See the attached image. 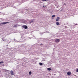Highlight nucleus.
<instances>
[{
  "label": "nucleus",
  "mask_w": 78,
  "mask_h": 78,
  "mask_svg": "<svg viewBox=\"0 0 78 78\" xmlns=\"http://www.w3.org/2000/svg\"><path fill=\"white\" fill-rule=\"evenodd\" d=\"M23 28H25V29H27V28H28V27L26 25H23Z\"/></svg>",
  "instance_id": "1"
},
{
  "label": "nucleus",
  "mask_w": 78,
  "mask_h": 78,
  "mask_svg": "<svg viewBox=\"0 0 78 78\" xmlns=\"http://www.w3.org/2000/svg\"><path fill=\"white\" fill-rule=\"evenodd\" d=\"M60 41V40L59 39H57L55 40V42L56 43L59 42Z\"/></svg>",
  "instance_id": "2"
},
{
  "label": "nucleus",
  "mask_w": 78,
  "mask_h": 78,
  "mask_svg": "<svg viewBox=\"0 0 78 78\" xmlns=\"http://www.w3.org/2000/svg\"><path fill=\"white\" fill-rule=\"evenodd\" d=\"M9 23V22H3L2 23H0V25H1V24H6V23Z\"/></svg>",
  "instance_id": "3"
},
{
  "label": "nucleus",
  "mask_w": 78,
  "mask_h": 78,
  "mask_svg": "<svg viewBox=\"0 0 78 78\" xmlns=\"http://www.w3.org/2000/svg\"><path fill=\"white\" fill-rule=\"evenodd\" d=\"M56 25H60V24L58 22H57L56 23Z\"/></svg>",
  "instance_id": "4"
},
{
  "label": "nucleus",
  "mask_w": 78,
  "mask_h": 78,
  "mask_svg": "<svg viewBox=\"0 0 78 78\" xmlns=\"http://www.w3.org/2000/svg\"><path fill=\"white\" fill-rule=\"evenodd\" d=\"M11 75H14V73L12 71H11Z\"/></svg>",
  "instance_id": "5"
},
{
  "label": "nucleus",
  "mask_w": 78,
  "mask_h": 78,
  "mask_svg": "<svg viewBox=\"0 0 78 78\" xmlns=\"http://www.w3.org/2000/svg\"><path fill=\"white\" fill-rule=\"evenodd\" d=\"M67 74L68 75H71V73L70 72H68Z\"/></svg>",
  "instance_id": "6"
},
{
  "label": "nucleus",
  "mask_w": 78,
  "mask_h": 78,
  "mask_svg": "<svg viewBox=\"0 0 78 78\" xmlns=\"http://www.w3.org/2000/svg\"><path fill=\"white\" fill-rule=\"evenodd\" d=\"M57 19H56V21H58L59 20V17H57Z\"/></svg>",
  "instance_id": "7"
},
{
  "label": "nucleus",
  "mask_w": 78,
  "mask_h": 78,
  "mask_svg": "<svg viewBox=\"0 0 78 78\" xmlns=\"http://www.w3.org/2000/svg\"><path fill=\"white\" fill-rule=\"evenodd\" d=\"M2 40L3 41H5V42L6 41V39H5L4 38V39H2Z\"/></svg>",
  "instance_id": "8"
},
{
  "label": "nucleus",
  "mask_w": 78,
  "mask_h": 78,
  "mask_svg": "<svg viewBox=\"0 0 78 78\" xmlns=\"http://www.w3.org/2000/svg\"><path fill=\"white\" fill-rule=\"evenodd\" d=\"M48 70H49L50 71V70H51V69L50 68H48Z\"/></svg>",
  "instance_id": "9"
},
{
  "label": "nucleus",
  "mask_w": 78,
  "mask_h": 78,
  "mask_svg": "<svg viewBox=\"0 0 78 78\" xmlns=\"http://www.w3.org/2000/svg\"><path fill=\"white\" fill-rule=\"evenodd\" d=\"M29 75H31V72L30 71L29 73Z\"/></svg>",
  "instance_id": "10"
},
{
  "label": "nucleus",
  "mask_w": 78,
  "mask_h": 78,
  "mask_svg": "<svg viewBox=\"0 0 78 78\" xmlns=\"http://www.w3.org/2000/svg\"><path fill=\"white\" fill-rule=\"evenodd\" d=\"M3 63H4V62L3 61L0 62V64H3Z\"/></svg>",
  "instance_id": "11"
},
{
  "label": "nucleus",
  "mask_w": 78,
  "mask_h": 78,
  "mask_svg": "<svg viewBox=\"0 0 78 78\" xmlns=\"http://www.w3.org/2000/svg\"><path fill=\"white\" fill-rule=\"evenodd\" d=\"M55 17V15H54L52 16V17Z\"/></svg>",
  "instance_id": "12"
},
{
  "label": "nucleus",
  "mask_w": 78,
  "mask_h": 78,
  "mask_svg": "<svg viewBox=\"0 0 78 78\" xmlns=\"http://www.w3.org/2000/svg\"><path fill=\"white\" fill-rule=\"evenodd\" d=\"M39 64L40 66H42V63H39Z\"/></svg>",
  "instance_id": "13"
},
{
  "label": "nucleus",
  "mask_w": 78,
  "mask_h": 78,
  "mask_svg": "<svg viewBox=\"0 0 78 78\" xmlns=\"http://www.w3.org/2000/svg\"><path fill=\"white\" fill-rule=\"evenodd\" d=\"M17 27V25H15L13 26V28H14L15 27Z\"/></svg>",
  "instance_id": "14"
},
{
  "label": "nucleus",
  "mask_w": 78,
  "mask_h": 78,
  "mask_svg": "<svg viewBox=\"0 0 78 78\" xmlns=\"http://www.w3.org/2000/svg\"><path fill=\"white\" fill-rule=\"evenodd\" d=\"M76 72H78V69H77L76 70Z\"/></svg>",
  "instance_id": "15"
},
{
  "label": "nucleus",
  "mask_w": 78,
  "mask_h": 78,
  "mask_svg": "<svg viewBox=\"0 0 78 78\" xmlns=\"http://www.w3.org/2000/svg\"><path fill=\"white\" fill-rule=\"evenodd\" d=\"M47 0H42V1H47Z\"/></svg>",
  "instance_id": "16"
},
{
  "label": "nucleus",
  "mask_w": 78,
  "mask_h": 78,
  "mask_svg": "<svg viewBox=\"0 0 78 78\" xmlns=\"http://www.w3.org/2000/svg\"><path fill=\"white\" fill-rule=\"evenodd\" d=\"M64 4L65 5H66V3H64Z\"/></svg>",
  "instance_id": "17"
},
{
  "label": "nucleus",
  "mask_w": 78,
  "mask_h": 78,
  "mask_svg": "<svg viewBox=\"0 0 78 78\" xmlns=\"http://www.w3.org/2000/svg\"><path fill=\"white\" fill-rule=\"evenodd\" d=\"M3 66H4V65H3Z\"/></svg>",
  "instance_id": "18"
}]
</instances>
